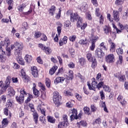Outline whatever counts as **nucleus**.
<instances>
[{"instance_id": "nucleus-1", "label": "nucleus", "mask_w": 128, "mask_h": 128, "mask_svg": "<svg viewBox=\"0 0 128 128\" xmlns=\"http://www.w3.org/2000/svg\"><path fill=\"white\" fill-rule=\"evenodd\" d=\"M10 44V40L8 38H6L4 42H0V60L1 62H4L6 60V56H4V54H6V52H4L2 46L6 48L8 56H10L12 50H10V48L8 47Z\"/></svg>"}, {"instance_id": "nucleus-2", "label": "nucleus", "mask_w": 128, "mask_h": 128, "mask_svg": "<svg viewBox=\"0 0 128 128\" xmlns=\"http://www.w3.org/2000/svg\"><path fill=\"white\" fill-rule=\"evenodd\" d=\"M92 85L90 84V82H87V86H88V88L90 90H94L96 88H98L100 90L102 88H104V82H102V79H100V81L96 82V78H92Z\"/></svg>"}, {"instance_id": "nucleus-3", "label": "nucleus", "mask_w": 128, "mask_h": 128, "mask_svg": "<svg viewBox=\"0 0 128 128\" xmlns=\"http://www.w3.org/2000/svg\"><path fill=\"white\" fill-rule=\"evenodd\" d=\"M70 20L73 22L78 20L77 26H80V24H82V18L78 16V13H72L70 14Z\"/></svg>"}, {"instance_id": "nucleus-4", "label": "nucleus", "mask_w": 128, "mask_h": 128, "mask_svg": "<svg viewBox=\"0 0 128 128\" xmlns=\"http://www.w3.org/2000/svg\"><path fill=\"white\" fill-rule=\"evenodd\" d=\"M20 50H16L15 52V56L16 57L17 62H18L22 66H24V61L22 58V47L19 48Z\"/></svg>"}, {"instance_id": "nucleus-5", "label": "nucleus", "mask_w": 128, "mask_h": 128, "mask_svg": "<svg viewBox=\"0 0 128 128\" xmlns=\"http://www.w3.org/2000/svg\"><path fill=\"white\" fill-rule=\"evenodd\" d=\"M53 100L54 104L56 106H60V102L62 101V96L60 95V93L58 92H54L53 93Z\"/></svg>"}, {"instance_id": "nucleus-6", "label": "nucleus", "mask_w": 128, "mask_h": 128, "mask_svg": "<svg viewBox=\"0 0 128 128\" xmlns=\"http://www.w3.org/2000/svg\"><path fill=\"white\" fill-rule=\"evenodd\" d=\"M20 94L19 96L16 97V100L18 104H22L24 103V96H26L27 93L24 91V89H21Z\"/></svg>"}, {"instance_id": "nucleus-7", "label": "nucleus", "mask_w": 128, "mask_h": 128, "mask_svg": "<svg viewBox=\"0 0 128 128\" xmlns=\"http://www.w3.org/2000/svg\"><path fill=\"white\" fill-rule=\"evenodd\" d=\"M15 48L14 54H16V52L17 50H20V48H21V52L22 50V48H24V44L22 42H16L14 43V44L11 45V50H14Z\"/></svg>"}, {"instance_id": "nucleus-8", "label": "nucleus", "mask_w": 128, "mask_h": 128, "mask_svg": "<svg viewBox=\"0 0 128 128\" xmlns=\"http://www.w3.org/2000/svg\"><path fill=\"white\" fill-rule=\"evenodd\" d=\"M29 106L31 110V112H33L32 116L34 118V120L35 124H38V114L34 111V104H30Z\"/></svg>"}, {"instance_id": "nucleus-9", "label": "nucleus", "mask_w": 128, "mask_h": 128, "mask_svg": "<svg viewBox=\"0 0 128 128\" xmlns=\"http://www.w3.org/2000/svg\"><path fill=\"white\" fill-rule=\"evenodd\" d=\"M80 116H82V114H79L78 116V112L76 111V110L73 109L72 110V114L70 116L71 120H78V118H80Z\"/></svg>"}, {"instance_id": "nucleus-10", "label": "nucleus", "mask_w": 128, "mask_h": 128, "mask_svg": "<svg viewBox=\"0 0 128 128\" xmlns=\"http://www.w3.org/2000/svg\"><path fill=\"white\" fill-rule=\"evenodd\" d=\"M116 59H114V54H109L106 57V62L109 64L114 62Z\"/></svg>"}, {"instance_id": "nucleus-11", "label": "nucleus", "mask_w": 128, "mask_h": 128, "mask_svg": "<svg viewBox=\"0 0 128 128\" xmlns=\"http://www.w3.org/2000/svg\"><path fill=\"white\" fill-rule=\"evenodd\" d=\"M98 40V37L96 36L95 37H93L91 40L90 43L92 44L91 46H90V50H94V48H96V40Z\"/></svg>"}, {"instance_id": "nucleus-12", "label": "nucleus", "mask_w": 128, "mask_h": 128, "mask_svg": "<svg viewBox=\"0 0 128 128\" xmlns=\"http://www.w3.org/2000/svg\"><path fill=\"white\" fill-rule=\"evenodd\" d=\"M95 54L99 58H102L104 56V53L102 49L98 48L95 50Z\"/></svg>"}, {"instance_id": "nucleus-13", "label": "nucleus", "mask_w": 128, "mask_h": 128, "mask_svg": "<svg viewBox=\"0 0 128 128\" xmlns=\"http://www.w3.org/2000/svg\"><path fill=\"white\" fill-rule=\"evenodd\" d=\"M112 14H113V20H114L116 22H119L120 21V12H118V11H117V10H114Z\"/></svg>"}, {"instance_id": "nucleus-14", "label": "nucleus", "mask_w": 128, "mask_h": 128, "mask_svg": "<svg viewBox=\"0 0 128 128\" xmlns=\"http://www.w3.org/2000/svg\"><path fill=\"white\" fill-rule=\"evenodd\" d=\"M117 100L120 102L122 106H124L126 104V100L124 99V96H122L119 95L117 98Z\"/></svg>"}, {"instance_id": "nucleus-15", "label": "nucleus", "mask_w": 128, "mask_h": 128, "mask_svg": "<svg viewBox=\"0 0 128 128\" xmlns=\"http://www.w3.org/2000/svg\"><path fill=\"white\" fill-rule=\"evenodd\" d=\"M31 74L34 76V78H38V69L35 66H33L31 68Z\"/></svg>"}, {"instance_id": "nucleus-16", "label": "nucleus", "mask_w": 128, "mask_h": 128, "mask_svg": "<svg viewBox=\"0 0 128 128\" xmlns=\"http://www.w3.org/2000/svg\"><path fill=\"white\" fill-rule=\"evenodd\" d=\"M104 34H106L107 36H108V34H112V28L110 27L106 26L104 27Z\"/></svg>"}, {"instance_id": "nucleus-17", "label": "nucleus", "mask_w": 128, "mask_h": 128, "mask_svg": "<svg viewBox=\"0 0 128 128\" xmlns=\"http://www.w3.org/2000/svg\"><path fill=\"white\" fill-rule=\"evenodd\" d=\"M64 78L58 76L55 79L54 82L55 84H59V82H61L62 84V82H64Z\"/></svg>"}, {"instance_id": "nucleus-18", "label": "nucleus", "mask_w": 128, "mask_h": 128, "mask_svg": "<svg viewBox=\"0 0 128 128\" xmlns=\"http://www.w3.org/2000/svg\"><path fill=\"white\" fill-rule=\"evenodd\" d=\"M37 110H38V112H41L42 114H44V116H46V109L42 108V106L41 104L38 105L37 107Z\"/></svg>"}, {"instance_id": "nucleus-19", "label": "nucleus", "mask_w": 128, "mask_h": 128, "mask_svg": "<svg viewBox=\"0 0 128 128\" xmlns=\"http://www.w3.org/2000/svg\"><path fill=\"white\" fill-rule=\"evenodd\" d=\"M68 42V38L66 36L64 37L63 38L60 39L59 41V44L60 46H62L63 44H66Z\"/></svg>"}, {"instance_id": "nucleus-20", "label": "nucleus", "mask_w": 128, "mask_h": 128, "mask_svg": "<svg viewBox=\"0 0 128 128\" xmlns=\"http://www.w3.org/2000/svg\"><path fill=\"white\" fill-rule=\"evenodd\" d=\"M7 90L8 92V96H14L16 94L14 90L12 88L11 86L8 87Z\"/></svg>"}, {"instance_id": "nucleus-21", "label": "nucleus", "mask_w": 128, "mask_h": 128, "mask_svg": "<svg viewBox=\"0 0 128 128\" xmlns=\"http://www.w3.org/2000/svg\"><path fill=\"white\" fill-rule=\"evenodd\" d=\"M10 76H8L6 78V80L5 81V84H4V88H10Z\"/></svg>"}, {"instance_id": "nucleus-22", "label": "nucleus", "mask_w": 128, "mask_h": 128, "mask_svg": "<svg viewBox=\"0 0 128 128\" xmlns=\"http://www.w3.org/2000/svg\"><path fill=\"white\" fill-rule=\"evenodd\" d=\"M48 12L50 16H54L56 14V6H52L48 11Z\"/></svg>"}, {"instance_id": "nucleus-23", "label": "nucleus", "mask_w": 128, "mask_h": 128, "mask_svg": "<svg viewBox=\"0 0 128 128\" xmlns=\"http://www.w3.org/2000/svg\"><path fill=\"white\" fill-rule=\"evenodd\" d=\"M24 60L28 64H30L32 60V57L28 54H27L24 57Z\"/></svg>"}, {"instance_id": "nucleus-24", "label": "nucleus", "mask_w": 128, "mask_h": 128, "mask_svg": "<svg viewBox=\"0 0 128 128\" xmlns=\"http://www.w3.org/2000/svg\"><path fill=\"white\" fill-rule=\"evenodd\" d=\"M91 62H92V68H94L98 66V62H96V59L95 58H92Z\"/></svg>"}, {"instance_id": "nucleus-25", "label": "nucleus", "mask_w": 128, "mask_h": 128, "mask_svg": "<svg viewBox=\"0 0 128 128\" xmlns=\"http://www.w3.org/2000/svg\"><path fill=\"white\" fill-rule=\"evenodd\" d=\"M33 92L34 94V96H38V92H40L36 88V84L35 83H33Z\"/></svg>"}, {"instance_id": "nucleus-26", "label": "nucleus", "mask_w": 128, "mask_h": 128, "mask_svg": "<svg viewBox=\"0 0 128 128\" xmlns=\"http://www.w3.org/2000/svg\"><path fill=\"white\" fill-rule=\"evenodd\" d=\"M58 70V66H54L52 68H51L50 70V76H52L54 72H56V71Z\"/></svg>"}, {"instance_id": "nucleus-27", "label": "nucleus", "mask_w": 128, "mask_h": 128, "mask_svg": "<svg viewBox=\"0 0 128 128\" xmlns=\"http://www.w3.org/2000/svg\"><path fill=\"white\" fill-rule=\"evenodd\" d=\"M26 6V4H20L18 7V9L19 10V12H22L24 11V9Z\"/></svg>"}, {"instance_id": "nucleus-28", "label": "nucleus", "mask_w": 128, "mask_h": 128, "mask_svg": "<svg viewBox=\"0 0 128 128\" xmlns=\"http://www.w3.org/2000/svg\"><path fill=\"white\" fill-rule=\"evenodd\" d=\"M68 124V122H66V121H63L62 122H60L58 124V126H60L64 128H66Z\"/></svg>"}, {"instance_id": "nucleus-29", "label": "nucleus", "mask_w": 128, "mask_h": 128, "mask_svg": "<svg viewBox=\"0 0 128 128\" xmlns=\"http://www.w3.org/2000/svg\"><path fill=\"white\" fill-rule=\"evenodd\" d=\"M13 104H14V103H12V100H8L7 101L6 106L7 108H12V106Z\"/></svg>"}, {"instance_id": "nucleus-30", "label": "nucleus", "mask_w": 128, "mask_h": 128, "mask_svg": "<svg viewBox=\"0 0 128 128\" xmlns=\"http://www.w3.org/2000/svg\"><path fill=\"white\" fill-rule=\"evenodd\" d=\"M83 110L86 114H88V116H90V108L88 107H84Z\"/></svg>"}, {"instance_id": "nucleus-31", "label": "nucleus", "mask_w": 128, "mask_h": 128, "mask_svg": "<svg viewBox=\"0 0 128 128\" xmlns=\"http://www.w3.org/2000/svg\"><path fill=\"white\" fill-rule=\"evenodd\" d=\"M48 122L51 124H54V122H56V119L51 116H48Z\"/></svg>"}, {"instance_id": "nucleus-32", "label": "nucleus", "mask_w": 128, "mask_h": 128, "mask_svg": "<svg viewBox=\"0 0 128 128\" xmlns=\"http://www.w3.org/2000/svg\"><path fill=\"white\" fill-rule=\"evenodd\" d=\"M122 61H123V59H122V56L119 55L118 56V59L117 60L116 64L118 65V64H122Z\"/></svg>"}, {"instance_id": "nucleus-33", "label": "nucleus", "mask_w": 128, "mask_h": 128, "mask_svg": "<svg viewBox=\"0 0 128 128\" xmlns=\"http://www.w3.org/2000/svg\"><path fill=\"white\" fill-rule=\"evenodd\" d=\"M110 51L111 52H116V44L114 42L111 43Z\"/></svg>"}, {"instance_id": "nucleus-34", "label": "nucleus", "mask_w": 128, "mask_h": 128, "mask_svg": "<svg viewBox=\"0 0 128 128\" xmlns=\"http://www.w3.org/2000/svg\"><path fill=\"white\" fill-rule=\"evenodd\" d=\"M86 2L82 3V6L80 8L81 12H86Z\"/></svg>"}, {"instance_id": "nucleus-35", "label": "nucleus", "mask_w": 128, "mask_h": 128, "mask_svg": "<svg viewBox=\"0 0 128 128\" xmlns=\"http://www.w3.org/2000/svg\"><path fill=\"white\" fill-rule=\"evenodd\" d=\"M8 124V118L3 119L2 121V128H4V127L6 126Z\"/></svg>"}, {"instance_id": "nucleus-36", "label": "nucleus", "mask_w": 128, "mask_h": 128, "mask_svg": "<svg viewBox=\"0 0 128 128\" xmlns=\"http://www.w3.org/2000/svg\"><path fill=\"white\" fill-rule=\"evenodd\" d=\"M45 84L47 86V88L50 87V80L48 79V78H46L45 80Z\"/></svg>"}, {"instance_id": "nucleus-37", "label": "nucleus", "mask_w": 128, "mask_h": 128, "mask_svg": "<svg viewBox=\"0 0 128 128\" xmlns=\"http://www.w3.org/2000/svg\"><path fill=\"white\" fill-rule=\"evenodd\" d=\"M68 74L69 76V80H72L74 78V72H72V70H69Z\"/></svg>"}, {"instance_id": "nucleus-38", "label": "nucleus", "mask_w": 128, "mask_h": 128, "mask_svg": "<svg viewBox=\"0 0 128 128\" xmlns=\"http://www.w3.org/2000/svg\"><path fill=\"white\" fill-rule=\"evenodd\" d=\"M76 38V35H72L69 37V40H70V42H75Z\"/></svg>"}, {"instance_id": "nucleus-39", "label": "nucleus", "mask_w": 128, "mask_h": 128, "mask_svg": "<svg viewBox=\"0 0 128 128\" xmlns=\"http://www.w3.org/2000/svg\"><path fill=\"white\" fill-rule=\"evenodd\" d=\"M100 50H107L108 49L106 48V46H104V42H102L100 45Z\"/></svg>"}, {"instance_id": "nucleus-40", "label": "nucleus", "mask_w": 128, "mask_h": 128, "mask_svg": "<svg viewBox=\"0 0 128 128\" xmlns=\"http://www.w3.org/2000/svg\"><path fill=\"white\" fill-rule=\"evenodd\" d=\"M64 94L67 96H72V92L68 90H64Z\"/></svg>"}, {"instance_id": "nucleus-41", "label": "nucleus", "mask_w": 128, "mask_h": 128, "mask_svg": "<svg viewBox=\"0 0 128 128\" xmlns=\"http://www.w3.org/2000/svg\"><path fill=\"white\" fill-rule=\"evenodd\" d=\"M79 44H88V41L86 40V39H82L80 40Z\"/></svg>"}, {"instance_id": "nucleus-42", "label": "nucleus", "mask_w": 128, "mask_h": 128, "mask_svg": "<svg viewBox=\"0 0 128 128\" xmlns=\"http://www.w3.org/2000/svg\"><path fill=\"white\" fill-rule=\"evenodd\" d=\"M44 50L46 54H50L52 52V50L50 48H45Z\"/></svg>"}, {"instance_id": "nucleus-43", "label": "nucleus", "mask_w": 128, "mask_h": 128, "mask_svg": "<svg viewBox=\"0 0 128 128\" xmlns=\"http://www.w3.org/2000/svg\"><path fill=\"white\" fill-rule=\"evenodd\" d=\"M116 52L118 54H124V50L122 48L116 49Z\"/></svg>"}, {"instance_id": "nucleus-44", "label": "nucleus", "mask_w": 128, "mask_h": 128, "mask_svg": "<svg viewBox=\"0 0 128 128\" xmlns=\"http://www.w3.org/2000/svg\"><path fill=\"white\" fill-rule=\"evenodd\" d=\"M77 124L82 126H86V122L85 121H80V122H78Z\"/></svg>"}, {"instance_id": "nucleus-45", "label": "nucleus", "mask_w": 128, "mask_h": 128, "mask_svg": "<svg viewBox=\"0 0 128 128\" xmlns=\"http://www.w3.org/2000/svg\"><path fill=\"white\" fill-rule=\"evenodd\" d=\"M103 90L105 92H110V87H108V86H106V85H104L103 86Z\"/></svg>"}, {"instance_id": "nucleus-46", "label": "nucleus", "mask_w": 128, "mask_h": 128, "mask_svg": "<svg viewBox=\"0 0 128 128\" xmlns=\"http://www.w3.org/2000/svg\"><path fill=\"white\" fill-rule=\"evenodd\" d=\"M40 36H42V33H40V32H35L34 38H40Z\"/></svg>"}, {"instance_id": "nucleus-47", "label": "nucleus", "mask_w": 128, "mask_h": 128, "mask_svg": "<svg viewBox=\"0 0 128 128\" xmlns=\"http://www.w3.org/2000/svg\"><path fill=\"white\" fill-rule=\"evenodd\" d=\"M40 120L42 122V124H44V122H46V118L44 116H41L40 117Z\"/></svg>"}, {"instance_id": "nucleus-48", "label": "nucleus", "mask_w": 128, "mask_h": 128, "mask_svg": "<svg viewBox=\"0 0 128 128\" xmlns=\"http://www.w3.org/2000/svg\"><path fill=\"white\" fill-rule=\"evenodd\" d=\"M124 0H116V4L118 6H120V4H122L124 3Z\"/></svg>"}, {"instance_id": "nucleus-49", "label": "nucleus", "mask_w": 128, "mask_h": 128, "mask_svg": "<svg viewBox=\"0 0 128 128\" xmlns=\"http://www.w3.org/2000/svg\"><path fill=\"white\" fill-rule=\"evenodd\" d=\"M59 11L58 14H57L56 18H57V20H60V12H62V10H60V8H58Z\"/></svg>"}, {"instance_id": "nucleus-50", "label": "nucleus", "mask_w": 128, "mask_h": 128, "mask_svg": "<svg viewBox=\"0 0 128 128\" xmlns=\"http://www.w3.org/2000/svg\"><path fill=\"white\" fill-rule=\"evenodd\" d=\"M100 78H102V74H100V73H98L97 74V76L96 77V82H100Z\"/></svg>"}, {"instance_id": "nucleus-51", "label": "nucleus", "mask_w": 128, "mask_h": 128, "mask_svg": "<svg viewBox=\"0 0 128 128\" xmlns=\"http://www.w3.org/2000/svg\"><path fill=\"white\" fill-rule=\"evenodd\" d=\"M13 68L14 70H18V68H20V65L16 62H13Z\"/></svg>"}, {"instance_id": "nucleus-52", "label": "nucleus", "mask_w": 128, "mask_h": 128, "mask_svg": "<svg viewBox=\"0 0 128 128\" xmlns=\"http://www.w3.org/2000/svg\"><path fill=\"white\" fill-rule=\"evenodd\" d=\"M86 58H87L88 60H90V58H92H92H94L92 57V54H90V52L87 54Z\"/></svg>"}, {"instance_id": "nucleus-53", "label": "nucleus", "mask_w": 128, "mask_h": 128, "mask_svg": "<svg viewBox=\"0 0 128 128\" xmlns=\"http://www.w3.org/2000/svg\"><path fill=\"white\" fill-rule=\"evenodd\" d=\"M64 26H66V28H70V21L66 20L64 24Z\"/></svg>"}, {"instance_id": "nucleus-54", "label": "nucleus", "mask_w": 128, "mask_h": 128, "mask_svg": "<svg viewBox=\"0 0 128 128\" xmlns=\"http://www.w3.org/2000/svg\"><path fill=\"white\" fill-rule=\"evenodd\" d=\"M68 66L70 68H74V64L72 62H70L68 64Z\"/></svg>"}, {"instance_id": "nucleus-55", "label": "nucleus", "mask_w": 128, "mask_h": 128, "mask_svg": "<svg viewBox=\"0 0 128 128\" xmlns=\"http://www.w3.org/2000/svg\"><path fill=\"white\" fill-rule=\"evenodd\" d=\"M75 96L76 98L80 100V102H82V96L78 94H75Z\"/></svg>"}, {"instance_id": "nucleus-56", "label": "nucleus", "mask_w": 128, "mask_h": 128, "mask_svg": "<svg viewBox=\"0 0 128 128\" xmlns=\"http://www.w3.org/2000/svg\"><path fill=\"white\" fill-rule=\"evenodd\" d=\"M90 108H91V110L92 112H94L96 110V106L94 104H92L90 106Z\"/></svg>"}, {"instance_id": "nucleus-57", "label": "nucleus", "mask_w": 128, "mask_h": 128, "mask_svg": "<svg viewBox=\"0 0 128 128\" xmlns=\"http://www.w3.org/2000/svg\"><path fill=\"white\" fill-rule=\"evenodd\" d=\"M79 62L81 66H84V58H80L79 59Z\"/></svg>"}, {"instance_id": "nucleus-58", "label": "nucleus", "mask_w": 128, "mask_h": 128, "mask_svg": "<svg viewBox=\"0 0 128 128\" xmlns=\"http://www.w3.org/2000/svg\"><path fill=\"white\" fill-rule=\"evenodd\" d=\"M74 104H72L70 102H68L66 103V106H67V108H72Z\"/></svg>"}, {"instance_id": "nucleus-59", "label": "nucleus", "mask_w": 128, "mask_h": 128, "mask_svg": "<svg viewBox=\"0 0 128 128\" xmlns=\"http://www.w3.org/2000/svg\"><path fill=\"white\" fill-rule=\"evenodd\" d=\"M128 12H125L123 14V16H122V18L123 20H126V18H128Z\"/></svg>"}, {"instance_id": "nucleus-60", "label": "nucleus", "mask_w": 128, "mask_h": 128, "mask_svg": "<svg viewBox=\"0 0 128 128\" xmlns=\"http://www.w3.org/2000/svg\"><path fill=\"white\" fill-rule=\"evenodd\" d=\"M23 28H24V30H28V22H24L22 24Z\"/></svg>"}, {"instance_id": "nucleus-61", "label": "nucleus", "mask_w": 128, "mask_h": 128, "mask_svg": "<svg viewBox=\"0 0 128 128\" xmlns=\"http://www.w3.org/2000/svg\"><path fill=\"white\" fill-rule=\"evenodd\" d=\"M11 128H18V124L16 122H14L11 125Z\"/></svg>"}, {"instance_id": "nucleus-62", "label": "nucleus", "mask_w": 128, "mask_h": 128, "mask_svg": "<svg viewBox=\"0 0 128 128\" xmlns=\"http://www.w3.org/2000/svg\"><path fill=\"white\" fill-rule=\"evenodd\" d=\"M100 96L101 100H104V91H100Z\"/></svg>"}, {"instance_id": "nucleus-63", "label": "nucleus", "mask_w": 128, "mask_h": 128, "mask_svg": "<svg viewBox=\"0 0 128 128\" xmlns=\"http://www.w3.org/2000/svg\"><path fill=\"white\" fill-rule=\"evenodd\" d=\"M57 32L58 36H60V33L62 32V26L57 27Z\"/></svg>"}, {"instance_id": "nucleus-64", "label": "nucleus", "mask_w": 128, "mask_h": 128, "mask_svg": "<svg viewBox=\"0 0 128 128\" xmlns=\"http://www.w3.org/2000/svg\"><path fill=\"white\" fill-rule=\"evenodd\" d=\"M100 24H104V16H102V15H101L100 18Z\"/></svg>"}]
</instances>
